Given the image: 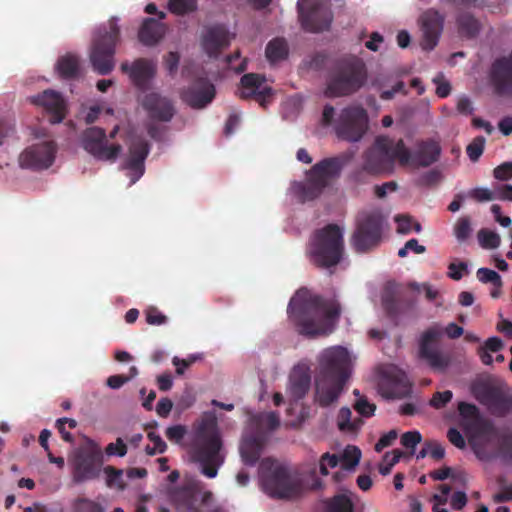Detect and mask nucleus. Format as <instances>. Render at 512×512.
<instances>
[{
    "instance_id": "e433bc0d",
    "label": "nucleus",
    "mask_w": 512,
    "mask_h": 512,
    "mask_svg": "<svg viewBox=\"0 0 512 512\" xmlns=\"http://www.w3.org/2000/svg\"><path fill=\"white\" fill-rule=\"evenodd\" d=\"M321 512H354V503L348 494H336L322 502Z\"/></svg>"
},
{
    "instance_id": "5701e85b",
    "label": "nucleus",
    "mask_w": 512,
    "mask_h": 512,
    "mask_svg": "<svg viewBox=\"0 0 512 512\" xmlns=\"http://www.w3.org/2000/svg\"><path fill=\"white\" fill-rule=\"evenodd\" d=\"M149 144L143 138H135L129 146V155L124 167L129 170L130 184L136 183L144 174V162L149 154Z\"/></svg>"
},
{
    "instance_id": "39448f33",
    "label": "nucleus",
    "mask_w": 512,
    "mask_h": 512,
    "mask_svg": "<svg viewBox=\"0 0 512 512\" xmlns=\"http://www.w3.org/2000/svg\"><path fill=\"white\" fill-rule=\"evenodd\" d=\"M258 478L262 491L273 499L290 500L303 492L298 472L271 457L261 460Z\"/></svg>"
},
{
    "instance_id": "4d7b16f0",
    "label": "nucleus",
    "mask_w": 512,
    "mask_h": 512,
    "mask_svg": "<svg viewBox=\"0 0 512 512\" xmlns=\"http://www.w3.org/2000/svg\"><path fill=\"white\" fill-rule=\"evenodd\" d=\"M145 318L149 325H163L167 322V317L153 306L145 310Z\"/></svg>"
},
{
    "instance_id": "79ce46f5",
    "label": "nucleus",
    "mask_w": 512,
    "mask_h": 512,
    "mask_svg": "<svg viewBox=\"0 0 512 512\" xmlns=\"http://www.w3.org/2000/svg\"><path fill=\"white\" fill-rule=\"evenodd\" d=\"M360 458H361L360 449L356 446L349 445L345 448L341 458H339V459L341 462V467L344 470H352L358 465Z\"/></svg>"
},
{
    "instance_id": "f03ea898",
    "label": "nucleus",
    "mask_w": 512,
    "mask_h": 512,
    "mask_svg": "<svg viewBox=\"0 0 512 512\" xmlns=\"http://www.w3.org/2000/svg\"><path fill=\"white\" fill-rule=\"evenodd\" d=\"M348 351L340 346L322 352L315 377L314 400L320 407L336 403L350 376Z\"/></svg>"
},
{
    "instance_id": "0eeeda50",
    "label": "nucleus",
    "mask_w": 512,
    "mask_h": 512,
    "mask_svg": "<svg viewBox=\"0 0 512 512\" xmlns=\"http://www.w3.org/2000/svg\"><path fill=\"white\" fill-rule=\"evenodd\" d=\"M365 62L354 55L338 59L330 69L326 81L327 97H344L358 92L367 82Z\"/></svg>"
},
{
    "instance_id": "bb28decb",
    "label": "nucleus",
    "mask_w": 512,
    "mask_h": 512,
    "mask_svg": "<svg viewBox=\"0 0 512 512\" xmlns=\"http://www.w3.org/2000/svg\"><path fill=\"white\" fill-rule=\"evenodd\" d=\"M496 436V430L492 423L479 421L474 429L473 435L469 438V444L476 457L482 461H488L492 454L487 450V444Z\"/></svg>"
},
{
    "instance_id": "13d9d810",
    "label": "nucleus",
    "mask_w": 512,
    "mask_h": 512,
    "mask_svg": "<svg viewBox=\"0 0 512 512\" xmlns=\"http://www.w3.org/2000/svg\"><path fill=\"white\" fill-rule=\"evenodd\" d=\"M104 472L107 476V483L109 486H118L120 488L123 487V484H122L123 471L121 469H117L113 466H106L104 468Z\"/></svg>"
},
{
    "instance_id": "4be33fe9",
    "label": "nucleus",
    "mask_w": 512,
    "mask_h": 512,
    "mask_svg": "<svg viewBox=\"0 0 512 512\" xmlns=\"http://www.w3.org/2000/svg\"><path fill=\"white\" fill-rule=\"evenodd\" d=\"M31 102L44 108L52 124L61 123L66 117L67 105L59 92L50 89L45 90L31 97Z\"/></svg>"
},
{
    "instance_id": "bf43d9fd",
    "label": "nucleus",
    "mask_w": 512,
    "mask_h": 512,
    "mask_svg": "<svg viewBox=\"0 0 512 512\" xmlns=\"http://www.w3.org/2000/svg\"><path fill=\"white\" fill-rule=\"evenodd\" d=\"M354 409L364 417H371L376 409L375 404L368 402L366 397H360L354 404Z\"/></svg>"
},
{
    "instance_id": "0e129e2a",
    "label": "nucleus",
    "mask_w": 512,
    "mask_h": 512,
    "mask_svg": "<svg viewBox=\"0 0 512 512\" xmlns=\"http://www.w3.org/2000/svg\"><path fill=\"white\" fill-rule=\"evenodd\" d=\"M397 223V232L399 234H409L412 232L413 218L409 215H397L395 217Z\"/></svg>"
},
{
    "instance_id": "c756f323",
    "label": "nucleus",
    "mask_w": 512,
    "mask_h": 512,
    "mask_svg": "<svg viewBox=\"0 0 512 512\" xmlns=\"http://www.w3.org/2000/svg\"><path fill=\"white\" fill-rule=\"evenodd\" d=\"M382 306L387 316L396 321L405 309L413 306L412 300L402 302L397 297V289L394 283H387L381 296Z\"/></svg>"
},
{
    "instance_id": "a211bd4d",
    "label": "nucleus",
    "mask_w": 512,
    "mask_h": 512,
    "mask_svg": "<svg viewBox=\"0 0 512 512\" xmlns=\"http://www.w3.org/2000/svg\"><path fill=\"white\" fill-rule=\"evenodd\" d=\"M215 93L214 85L206 78L200 77L181 90L180 98L191 108L202 109L212 102Z\"/></svg>"
},
{
    "instance_id": "f8f14e48",
    "label": "nucleus",
    "mask_w": 512,
    "mask_h": 512,
    "mask_svg": "<svg viewBox=\"0 0 512 512\" xmlns=\"http://www.w3.org/2000/svg\"><path fill=\"white\" fill-rule=\"evenodd\" d=\"M384 218L378 211L362 214L352 236V244L357 252L365 253L377 247L382 239Z\"/></svg>"
},
{
    "instance_id": "774afa93",
    "label": "nucleus",
    "mask_w": 512,
    "mask_h": 512,
    "mask_svg": "<svg viewBox=\"0 0 512 512\" xmlns=\"http://www.w3.org/2000/svg\"><path fill=\"white\" fill-rule=\"evenodd\" d=\"M398 433L396 430H390L388 433L382 435L375 444V450L381 452L384 448L389 447L397 439Z\"/></svg>"
},
{
    "instance_id": "473e14b6",
    "label": "nucleus",
    "mask_w": 512,
    "mask_h": 512,
    "mask_svg": "<svg viewBox=\"0 0 512 512\" xmlns=\"http://www.w3.org/2000/svg\"><path fill=\"white\" fill-rule=\"evenodd\" d=\"M481 401L491 411L498 415H505L512 408V400L503 391L495 387L486 388L481 396Z\"/></svg>"
},
{
    "instance_id": "4c0bfd02",
    "label": "nucleus",
    "mask_w": 512,
    "mask_h": 512,
    "mask_svg": "<svg viewBox=\"0 0 512 512\" xmlns=\"http://www.w3.org/2000/svg\"><path fill=\"white\" fill-rule=\"evenodd\" d=\"M289 54L288 43L284 38H274L270 40L265 49V55L270 63H277L285 60Z\"/></svg>"
},
{
    "instance_id": "f3484780",
    "label": "nucleus",
    "mask_w": 512,
    "mask_h": 512,
    "mask_svg": "<svg viewBox=\"0 0 512 512\" xmlns=\"http://www.w3.org/2000/svg\"><path fill=\"white\" fill-rule=\"evenodd\" d=\"M378 387L381 395L387 399H401L411 392L407 375L394 366L382 372Z\"/></svg>"
},
{
    "instance_id": "8fccbe9b",
    "label": "nucleus",
    "mask_w": 512,
    "mask_h": 512,
    "mask_svg": "<svg viewBox=\"0 0 512 512\" xmlns=\"http://www.w3.org/2000/svg\"><path fill=\"white\" fill-rule=\"evenodd\" d=\"M458 411L460 416L469 422H476L479 420V410L476 405L467 403V402H459Z\"/></svg>"
},
{
    "instance_id": "f704fd0d",
    "label": "nucleus",
    "mask_w": 512,
    "mask_h": 512,
    "mask_svg": "<svg viewBox=\"0 0 512 512\" xmlns=\"http://www.w3.org/2000/svg\"><path fill=\"white\" fill-rule=\"evenodd\" d=\"M289 393L291 397L298 401L305 397L311 385V376L308 369L294 368L289 379Z\"/></svg>"
},
{
    "instance_id": "6e6d98bb",
    "label": "nucleus",
    "mask_w": 512,
    "mask_h": 512,
    "mask_svg": "<svg viewBox=\"0 0 512 512\" xmlns=\"http://www.w3.org/2000/svg\"><path fill=\"white\" fill-rule=\"evenodd\" d=\"M258 423L270 431L277 429L280 425L279 415L276 412H269L258 416Z\"/></svg>"
},
{
    "instance_id": "a19ab883",
    "label": "nucleus",
    "mask_w": 512,
    "mask_h": 512,
    "mask_svg": "<svg viewBox=\"0 0 512 512\" xmlns=\"http://www.w3.org/2000/svg\"><path fill=\"white\" fill-rule=\"evenodd\" d=\"M443 180L442 172L437 169L428 170L415 179V185L418 187L432 188L439 185Z\"/></svg>"
},
{
    "instance_id": "2eb2a0df",
    "label": "nucleus",
    "mask_w": 512,
    "mask_h": 512,
    "mask_svg": "<svg viewBox=\"0 0 512 512\" xmlns=\"http://www.w3.org/2000/svg\"><path fill=\"white\" fill-rule=\"evenodd\" d=\"M83 149L94 158L102 161H115L122 151L120 144L108 145L104 129L89 127L81 135Z\"/></svg>"
},
{
    "instance_id": "412c9836",
    "label": "nucleus",
    "mask_w": 512,
    "mask_h": 512,
    "mask_svg": "<svg viewBox=\"0 0 512 512\" xmlns=\"http://www.w3.org/2000/svg\"><path fill=\"white\" fill-rule=\"evenodd\" d=\"M420 23L423 32L421 47L430 51L438 44L443 31L444 16L435 9H428L421 15Z\"/></svg>"
},
{
    "instance_id": "a878e982",
    "label": "nucleus",
    "mask_w": 512,
    "mask_h": 512,
    "mask_svg": "<svg viewBox=\"0 0 512 512\" xmlns=\"http://www.w3.org/2000/svg\"><path fill=\"white\" fill-rule=\"evenodd\" d=\"M265 81L263 75L257 73L244 74L240 79L241 91L239 96L243 99L253 97L261 106L265 107L267 99L273 94L271 87L262 86Z\"/></svg>"
},
{
    "instance_id": "4468645a",
    "label": "nucleus",
    "mask_w": 512,
    "mask_h": 512,
    "mask_svg": "<svg viewBox=\"0 0 512 512\" xmlns=\"http://www.w3.org/2000/svg\"><path fill=\"white\" fill-rule=\"evenodd\" d=\"M368 116L361 106H349L341 111L335 130L340 139L357 142L366 132Z\"/></svg>"
},
{
    "instance_id": "58836bf2",
    "label": "nucleus",
    "mask_w": 512,
    "mask_h": 512,
    "mask_svg": "<svg viewBox=\"0 0 512 512\" xmlns=\"http://www.w3.org/2000/svg\"><path fill=\"white\" fill-rule=\"evenodd\" d=\"M497 454L503 463L512 466V432L497 436Z\"/></svg>"
},
{
    "instance_id": "c03bdc74",
    "label": "nucleus",
    "mask_w": 512,
    "mask_h": 512,
    "mask_svg": "<svg viewBox=\"0 0 512 512\" xmlns=\"http://www.w3.org/2000/svg\"><path fill=\"white\" fill-rule=\"evenodd\" d=\"M477 236L479 244L484 249H496L500 246L501 239L496 232L483 228L478 232Z\"/></svg>"
},
{
    "instance_id": "c9c22d12",
    "label": "nucleus",
    "mask_w": 512,
    "mask_h": 512,
    "mask_svg": "<svg viewBox=\"0 0 512 512\" xmlns=\"http://www.w3.org/2000/svg\"><path fill=\"white\" fill-rule=\"evenodd\" d=\"M56 70L63 79H75L80 74V61L78 56L68 53L61 56L56 64Z\"/></svg>"
},
{
    "instance_id": "7c9ffc66",
    "label": "nucleus",
    "mask_w": 512,
    "mask_h": 512,
    "mask_svg": "<svg viewBox=\"0 0 512 512\" xmlns=\"http://www.w3.org/2000/svg\"><path fill=\"white\" fill-rule=\"evenodd\" d=\"M265 439L262 435H250L242 439L239 451L245 465L254 466L263 452Z\"/></svg>"
},
{
    "instance_id": "de8ad7c7",
    "label": "nucleus",
    "mask_w": 512,
    "mask_h": 512,
    "mask_svg": "<svg viewBox=\"0 0 512 512\" xmlns=\"http://www.w3.org/2000/svg\"><path fill=\"white\" fill-rule=\"evenodd\" d=\"M472 233L469 217H461L454 226V235L459 242L466 241Z\"/></svg>"
},
{
    "instance_id": "e2e57ef3",
    "label": "nucleus",
    "mask_w": 512,
    "mask_h": 512,
    "mask_svg": "<svg viewBox=\"0 0 512 512\" xmlns=\"http://www.w3.org/2000/svg\"><path fill=\"white\" fill-rule=\"evenodd\" d=\"M467 263L465 262H452L448 266V276L456 281H459L462 279L464 273H467Z\"/></svg>"
},
{
    "instance_id": "680f3d73",
    "label": "nucleus",
    "mask_w": 512,
    "mask_h": 512,
    "mask_svg": "<svg viewBox=\"0 0 512 512\" xmlns=\"http://www.w3.org/2000/svg\"><path fill=\"white\" fill-rule=\"evenodd\" d=\"M105 453L108 456H119L123 457L127 453V446L122 438H117L116 442L109 443L105 448Z\"/></svg>"
},
{
    "instance_id": "69168bd1",
    "label": "nucleus",
    "mask_w": 512,
    "mask_h": 512,
    "mask_svg": "<svg viewBox=\"0 0 512 512\" xmlns=\"http://www.w3.org/2000/svg\"><path fill=\"white\" fill-rule=\"evenodd\" d=\"M240 59V52L236 51L232 55L227 56L226 61L231 70H233L235 73L240 74L243 73L247 69V59L244 58L240 61L238 65L234 64V61Z\"/></svg>"
},
{
    "instance_id": "052dcab7",
    "label": "nucleus",
    "mask_w": 512,
    "mask_h": 512,
    "mask_svg": "<svg viewBox=\"0 0 512 512\" xmlns=\"http://www.w3.org/2000/svg\"><path fill=\"white\" fill-rule=\"evenodd\" d=\"M453 394L450 390L435 392L430 400V405L436 409L443 408L451 401Z\"/></svg>"
},
{
    "instance_id": "2f4dec72",
    "label": "nucleus",
    "mask_w": 512,
    "mask_h": 512,
    "mask_svg": "<svg viewBox=\"0 0 512 512\" xmlns=\"http://www.w3.org/2000/svg\"><path fill=\"white\" fill-rule=\"evenodd\" d=\"M166 31L167 27L165 24L154 18H146L139 29L138 38L143 45L151 47L163 39Z\"/></svg>"
},
{
    "instance_id": "b1692460",
    "label": "nucleus",
    "mask_w": 512,
    "mask_h": 512,
    "mask_svg": "<svg viewBox=\"0 0 512 512\" xmlns=\"http://www.w3.org/2000/svg\"><path fill=\"white\" fill-rule=\"evenodd\" d=\"M142 107L151 119L160 122H170L176 112L173 102L157 92L146 94L142 100Z\"/></svg>"
},
{
    "instance_id": "603ef678",
    "label": "nucleus",
    "mask_w": 512,
    "mask_h": 512,
    "mask_svg": "<svg viewBox=\"0 0 512 512\" xmlns=\"http://www.w3.org/2000/svg\"><path fill=\"white\" fill-rule=\"evenodd\" d=\"M148 438L149 440L153 443V447L151 446H147L146 447V453L148 455H155V454H160V453H164L166 448H167V445L166 443L163 441V439L160 437V435L154 433V432H149L148 433Z\"/></svg>"
},
{
    "instance_id": "ddd939ff",
    "label": "nucleus",
    "mask_w": 512,
    "mask_h": 512,
    "mask_svg": "<svg viewBox=\"0 0 512 512\" xmlns=\"http://www.w3.org/2000/svg\"><path fill=\"white\" fill-rule=\"evenodd\" d=\"M297 9L304 30L317 33L330 28L333 13L325 0H298Z\"/></svg>"
},
{
    "instance_id": "423d86ee",
    "label": "nucleus",
    "mask_w": 512,
    "mask_h": 512,
    "mask_svg": "<svg viewBox=\"0 0 512 512\" xmlns=\"http://www.w3.org/2000/svg\"><path fill=\"white\" fill-rule=\"evenodd\" d=\"M348 159L345 156L324 158L306 172L305 181H294L291 194L301 203L318 198L332 181L339 178Z\"/></svg>"
},
{
    "instance_id": "5fc2aeb1",
    "label": "nucleus",
    "mask_w": 512,
    "mask_h": 512,
    "mask_svg": "<svg viewBox=\"0 0 512 512\" xmlns=\"http://www.w3.org/2000/svg\"><path fill=\"white\" fill-rule=\"evenodd\" d=\"M339 462L340 459L337 455L330 454L328 452L324 453L319 461L320 473L323 476H327L329 474L328 467L335 468L339 464Z\"/></svg>"
},
{
    "instance_id": "7ed1b4c3",
    "label": "nucleus",
    "mask_w": 512,
    "mask_h": 512,
    "mask_svg": "<svg viewBox=\"0 0 512 512\" xmlns=\"http://www.w3.org/2000/svg\"><path fill=\"white\" fill-rule=\"evenodd\" d=\"M408 156L402 139L378 136L363 153L362 166L353 172L352 177L357 183H364L366 175H390L395 171L396 160L401 166H407Z\"/></svg>"
},
{
    "instance_id": "49530a36",
    "label": "nucleus",
    "mask_w": 512,
    "mask_h": 512,
    "mask_svg": "<svg viewBox=\"0 0 512 512\" xmlns=\"http://www.w3.org/2000/svg\"><path fill=\"white\" fill-rule=\"evenodd\" d=\"M478 280L482 283H491L494 287H502L503 282L501 276L494 270L489 268H479L476 272Z\"/></svg>"
},
{
    "instance_id": "a18cd8bd",
    "label": "nucleus",
    "mask_w": 512,
    "mask_h": 512,
    "mask_svg": "<svg viewBox=\"0 0 512 512\" xmlns=\"http://www.w3.org/2000/svg\"><path fill=\"white\" fill-rule=\"evenodd\" d=\"M72 507L74 512H104L99 503L85 497L75 499Z\"/></svg>"
},
{
    "instance_id": "20e7f679",
    "label": "nucleus",
    "mask_w": 512,
    "mask_h": 512,
    "mask_svg": "<svg viewBox=\"0 0 512 512\" xmlns=\"http://www.w3.org/2000/svg\"><path fill=\"white\" fill-rule=\"evenodd\" d=\"M221 448L222 441L216 419L203 418L195 428L191 457L200 464L201 473L208 478H215L219 467L224 463Z\"/></svg>"
},
{
    "instance_id": "c85d7f7f",
    "label": "nucleus",
    "mask_w": 512,
    "mask_h": 512,
    "mask_svg": "<svg viewBox=\"0 0 512 512\" xmlns=\"http://www.w3.org/2000/svg\"><path fill=\"white\" fill-rule=\"evenodd\" d=\"M72 475L75 483H81L92 479L97 475L95 467V456L88 451L79 450L75 453L72 461Z\"/></svg>"
},
{
    "instance_id": "3c124183",
    "label": "nucleus",
    "mask_w": 512,
    "mask_h": 512,
    "mask_svg": "<svg viewBox=\"0 0 512 512\" xmlns=\"http://www.w3.org/2000/svg\"><path fill=\"white\" fill-rule=\"evenodd\" d=\"M422 441V435L419 431L413 430L408 431L402 434L401 436V444L411 450V453L414 452L415 447Z\"/></svg>"
},
{
    "instance_id": "6ab92c4d",
    "label": "nucleus",
    "mask_w": 512,
    "mask_h": 512,
    "mask_svg": "<svg viewBox=\"0 0 512 512\" xmlns=\"http://www.w3.org/2000/svg\"><path fill=\"white\" fill-rule=\"evenodd\" d=\"M232 35L224 25H212L203 30L201 45L210 58H217L221 52L229 47Z\"/></svg>"
},
{
    "instance_id": "393cba45",
    "label": "nucleus",
    "mask_w": 512,
    "mask_h": 512,
    "mask_svg": "<svg viewBox=\"0 0 512 512\" xmlns=\"http://www.w3.org/2000/svg\"><path fill=\"white\" fill-rule=\"evenodd\" d=\"M121 71L129 75L132 83L140 90L148 88L150 80L156 74V65L152 60L138 58L133 63L123 62Z\"/></svg>"
},
{
    "instance_id": "9b49d317",
    "label": "nucleus",
    "mask_w": 512,
    "mask_h": 512,
    "mask_svg": "<svg viewBox=\"0 0 512 512\" xmlns=\"http://www.w3.org/2000/svg\"><path fill=\"white\" fill-rule=\"evenodd\" d=\"M442 330L433 325L423 331L418 338V358L434 372H445L452 363L449 352L441 348Z\"/></svg>"
},
{
    "instance_id": "338daca9",
    "label": "nucleus",
    "mask_w": 512,
    "mask_h": 512,
    "mask_svg": "<svg viewBox=\"0 0 512 512\" xmlns=\"http://www.w3.org/2000/svg\"><path fill=\"white\" fill-rule=\"evenodd\" d=\"M493 175L497 180L501 181L512 179V162H504L497 166L493 171Z\"/></svg>"
},
{
    "instance_id": "aec40b11",
    "label": "nucleus",
    "mask_w": 512,
    "mask_h": 512,
    "mask_svg": "<svg viewBox=\"0 0 512 512\" xmlns=\"http://www.w3.org/2000/svg\"><path fill=\"white\" fill-rule=\"evenodd\" d=\"M408 152L407 166L414 168H427L436 163L441 156V146L433 139L420 140L415 144L413 151L406 147Z\"/></svg>"
},
{
    "instance_id": "cd10ccee",
    "label": "nucleus",
    "mask_w": 512,
    "mask_h": 512,
    "mask_svg": "<svg viewBox=\"0 0 512 512\" xmlns=\"http://www.w3.org/2000/svg\"><path fill=\"white\" fill-rule=\"evenodd\" d=\"M489 78L496 95L512 96V67L507 65L506 60H495L492 63Z\"/></svg>"
},
{
    "instance_id": "9d476101",
    "label": "nucleus",
    "mask_w": 512,
    "mask_h": 512,
    "mask_svg": "<svg viewBox=\"0 0 512 512\" xmlns=\"http://www.w3.org/2000/svg\"><path fill=\"white\" fill-rule=\"evenodd\" d=\"M167 503L175 512H202L212 500V492L203 491L199 481H188L182 485L171 487L166 493Z\"/></svg>"
},
{
    "instance_id": "f257e3e1",
    "label": "nucleus",
    "mask_w": 512,
    "mask_h": 512,
    "mask_svg": "<svg viewBox=\"0 0 512 512\" xmlns=\"http://www.w3.org/2000/svg\"><path fill=\"white\" fill-rule=\"evenodd\" d=\"M341 306L334 298H324L300 288L290 299L287 314L295 330L306 337L327 336L335 328Z\"/></svg>"
},
{
    "instance_id": "72a5a7b5",
    "label": "nucleus",
    "mask_w": 512,
    "mask_h": 512,
    "mask_svg": "<svg viewBox=\"0 0 512 512\" xmlns=\"http://www.w3.org/2000/svg\"><path fill=\"white\" fill-rule=\"evenodd\" d=\"M458 36L462 39H476L482 31V23L470 12H460L455 19Z\"/></svg>"
},
{
    "instance_id": "37998d69",
    "label": "nucleus",
    "mask_w": 512,
    "mask_h": 512,
    "mask_svg": "<svg viewBox=\"0 0 512 512\" xmlns=\"http://www.w3.org/2000/svg\"><path fill=\"white\" fill-rule=\"evenodd\" d=\"M168 8L171 13L176 15H185L197 9L196 0H170Z\"/></svg>"
},
{
    "instance_id": "864d4df0",
    "label": "nucleus",
    "mask_w": 512,
    "mask_h": 512,
    "mask_svg": "<svg viewBox=\"0 0 512 512\" xmlns=\"http://www.w3.org/2000/svg\"><path fill=\"white\" fill-rule=\"evenodd\" d=\"M497 483L501 486V491L494 494L493 500L495 503H504L512 501V484L505 485V478L499 477Z\"/></svg>"
},
{
    "instance_id": "6e6552de",
    "label": "nucleus",
    "mask_w": 512,
    "mask_h": 512,
    "mask_svg": "<svg viewBox=\"0 0 512 512\" xmlns=\"http://www.w3.org/2000/svg\"><path fill=\"white\" fill-rule=\"evenodd\" d=\"M308 254L311 262L328 269L338 265L344 255L343 231L337 224H328L317 229L309 243Z\"/></svg>"
},
{
    "instance_id": "1a4fd4ad",
    "label": "nucleus",
    "mask_w": 512,
    "mask_h": 512,
    "mask_svg": "<svg viewBox=\"0 0 512 512\" xmlns=\"http://www.w3.org/2000/svg\"><path fill=\"white\" fill-rule=\"evenodd\" d=\"M117 22L118 19L112 17L93 33L89 59L93 70L99 75H107L115 67L116 46L120 41V27Z\"/></svg>"
},
{
    "instance_id": "09e8293b",
    "label": "nucleus",
    "mask_w": 512,
    "mask_h": 512,
    "mask_svg": "<svg viewBox=\"0 0 512 512\" xmlns=\"http://www.w3.org/2000/svg\"><path fill=\"white\" fill-rule=\"evenodd\" d=\"M485 142H486V140L483 136H477L467 146L466 152H467L469 159L472 162L478 161L479 158L481 157V155L483 154Z\"/></svg>"
},
{
    "instance_id": "ea45409f",
    "label": "nucleus",
    "mask_w": 512,
    "mask_h": 512,
    "mask_svg": "<svg viewBox=\"0 0 512 512\" xmlns=\"http://www.w3.org/2000/svg\"><path fill=\"white\" fill-rule=\"evenodd\" d=\"M352 412L348 407H342L339 410L337 417V425L341 431H356L358 430L363 421L360 418L351 421Z\"/></svg>"
},
{
    "instance_id": "dca6fc26",
    "label": "nucleus",
    "mask_w": 512,
    "mask_h": 512,
    "mask_svg": "<svg viewBox=\"0 0 512 512\" xmlns=\"http://www.w3.org/2000/svg\"><path fill=\"white\" fill-rule=\"evenodd\" d=\"M57 146L54 141H45L26 148L19 156L22 168L43 170L49 168L54 160Z\"/></svg>"
}]
</instances>
